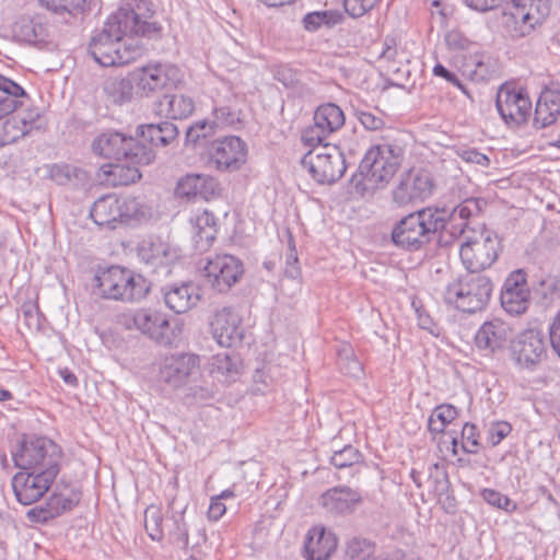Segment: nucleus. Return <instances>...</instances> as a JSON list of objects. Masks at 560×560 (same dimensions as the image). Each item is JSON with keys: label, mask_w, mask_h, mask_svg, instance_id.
I'll list each match as a JSON object with an SVG mask.
<instances>
[{"label": "nucleus", "mask_w": 560, "mask_h": 560, "mask_svg": "<svg viewBox=\"0 0 560 560\" xmlns=\"http://www.w3.org/2000/svg\"><path fill=\"white\" fill-rule=\"evenodd\" d=\"M162 31L150 0H121L119 9L107 19L102 32L92 37L89 51L103 67L124 66L144 51L137 37L158 39Z\"/></svg>", "instance_id": "f257e3e1"}, {"label": "nucleus", "mask_w": 560, "mask_h": 560, "mask_svg": "<svg viewBox=\"0 0 560 560\" xmlns=\"http://www.w3.org/2000/svg\"><path fill=\"white\" fill-rule=\"evenodd\" d=\"M200 374V358L194 353L165 357L160 364L159 380L173 389L180 388Z\"/></svg>", "instance_id": "f8f14e48"}, {"label": "nucleus", "mask_w": 560, "mask_h": 560, "mask_svg": "<svg viewBox=\"0 0 560 560\" xmlns=\"http://www.w3.org/2000/svg\"><path fill=\"white\" fill-rule=\"evenodd\" d=\"M404 154V147L396 141L371 147L359 165L365 185L377 188L388 184L400 166Z\"/></svg>", "instance_id": "20e7f679"}, {"label": "nucleus", "mask_w": 560, "mask_h": 560, "mask_svg": "<svg viewBox=\"0 0 560 560\" xmlns=\"http://www.w3.org/2000/svg\"><path fill=\"white\" fill-rule=\"evenodd\" d=\"M457 417V410L452 405H441L434 408L429 418L428 427L432 433H442L447 424Z\"/></svg>", "instance_id": "ea45409f"}, {"label": "nucleus", "mask_w": 560, "mask_h": 560, "mask_svg": "<svg viewBox=\"0 0 560 560\" xmlns=\"http://www.w3.org/2000/svg\"><path fill=\"white\" fill-rule=\"evenodd\" d=\"M120 199L116 195H105L94 201L90 215L100 226L115 229L121 221Z\"/></svg>", "instance_id": "7c9ffc66"}, {"label": "nucleus", "mask_w": 560, "mask_h": 560, "mask_svg": "<svg viewBox=\"0 0 560 560\" xmlns=\"http://www.w3.org/2000/svg\"><path fill=\"white\" fill-rule=\"evenodd\" d=\"M443 212L439 208H425L409 213L392 230L394 244L402 249L416 252L429 244L439 233L442 235Z\"/></svg>", "instance_id": "f03ea898"}, {"label": "nucleus", "mask_w": 560, "mask_h": 560, "mask_svg": "<svg viewBox=\"0 0 560 560\" xmlns=\"http://www.w3.org/2000/svg\"><path fill=\"white\" fill-rule=\"evenodd\" d=\"M253 382L255 393H267L273 385V378L270 375V368L257 369L253 375Z\"/></svg>", "instance_id": "052dcab7"}, {"label": "nucleus", "mask_w": 560, "mask_h": 560, "mask_svg": "<svg viewBox=\"0 0 560 560\" xmlns=\"http://www.w3.org/2000/svg\"><path fill=\"white\" fill-rule=\"evenodd\" d=\"M433 187V180L428 172L410 171L393 190V200L398 206L423 201L431 196Z\"/></svg>", "instance_id": "4be33fe9"}, {"label": "nucleus", "mask_w": 560, "mask_h": 560, "mask_svg": "<svg viewBox=\"0 0 560 560\" xmlns=\"http://www.w3.org/2000/svg\"><path fill=\"white\" fill-rule=\"evenodd\" d=\"M13 35L20 42L34 44L46 36V24L40 15L21 16L13 26Z\"/></svg>", "instance_id": "c9c22d12"}, {"label": "nucleus", "mask_w": 560, "mask_h": 560, "mask_svg": "<svg viewBox=\"0 0 560 560\" xmlns=\"http://www.w3.org/2000/svg\"><path fill=\"white\" fill-rule=\"evenodd\" d=\"M377 1L378 0H345L343 7L349 15L360 18L373 9Z\"/></svg>", "instance_id": "bf43d9fd"}, {"label": "nucleus", "mask_w": 560, "mask_h": 560, "mask_svg": "<svg viewBox=\"0 0 560 560\" xmlns=\"http://www.w3.org/2000/svg\"><path fill=\"white\" fill-rule=\"evenodd\" d=\"M340 15L334 11H314L307 13L303 20V26L308 32H315L323 25H335L339 22Z\"/></svg>", "instance_id": "79ce46f5"}, {"label": "nucleus", "mask_w": 560, "mask_h": 560, "mask_svg": "<svg viewBox=\"0 0 560 560\" xmlns=\"http://www.w3.org/2000/svg\"><path fill=\"white\" fill-rule=\"evenodd\" d=\"M492 291L493 283L489 277L467 272L446 285L444 301L458 311L474 314L488 305Z\"/></svg>", "instance_id": "7ed1b4c3"}, {"label": "nucleus", "mask_w": 560, "mask_h": 560, "mask_svg": "<svg viewBox=\"0 0 560 560\" xmlns=\"http://www.w3.org/2000/svg\"><path fill=\"white\" fill-rule=\"evenodd\" d=\"M82 172L68 164H55L49 170L50 178L58 185H67L72 179H79Z\"/></svg>", "instance_id": "8fccbe9b"}, {"label": "nucleus", "mask_w": 560, "mask_h": 560, "mask_svg": "<svg viewBox=\"0 0 560 560\" xmlns=\"http://www.w3.org/2000/svg\"><path fill=\"white\" fill-rule=\"evenodd\" d=\"M560 115V91L545 89L535 107L534 126L538 129L552 125Z\"/></svg>", "instance_id": "c756f323"}, {"label": "nucleus", "mask_w": 560, "mask_h": 560, "mask_svg": "<svg viewBox=\"0 0 560 560\" xmlns=\"http://www.w3.org/2000/svg\"><path fill=\"white\" fill-rule=\"evenodd\" d=\"M546 353L544 334L537 329L522 331L512 343V354L518 365L529 368L540 362Z\"/></svg>", "instance_id": "a878e982"}, {"label": "nucleus", "mask_w": 560, "mask_h": 560, "mask_svg": "<svg viewBox=\"0 0 560 560\" xmlns=\"http://www.w3.org/2000/svg\"><path fill=\"white\" fill-rule=\"evenodd\" d=\"M361 458L357 448L351 445L345 446L342 450L334 452L330 463L337 468L351 467L359 463Z\"/></svg>", "instance_id": "3c124183"}, {"label": "nucleus", "mask_w": 560, "mask_h": 560, "mask_svg": "<svg viewBox=\"0 0 560 560\" xmlns=\"http://www.w3.org/2000/svg\"><path fill=\"white\" fill-rule=\"evenodd\" d=\"M58 474L57 470H24L15 474L12 488L16 500L23 505L35 503L49 490Z\"/></svg>", "instance_id": "dca6fc26"}, {"label": "nucleus", "mask_w": 560, "mask_h": 560, "mask_svg": "<svg viewBox=\"0 0 560 560\" xmlns=\"http://www.w3.org/2000/svg\"><path fill=\"white\" fill-rule=\"evenodd\" d=\"M144 527L153 540L163 538L162 515L155 505H150L144 511Z\"/></svg>", "instance_id": "49530a36"}, {"label": "nucleus", "mask_w": 560, "mask_h": 560, "mask_svg": "<svg viewBox=\"0 0 560 560\" xmlns=\"http://www.w3.org/2000/svg\"><path fill=\"white\" fill-rule=\"evenodd\" d=\"M337 538L324 527L315 526L306 535L304 542L307 560H327L336 550Z\"/></svg>", "instance_id": "cd10ccee"}, {"label": "nucleus", "mask_w": 560, "mask_h": 560, "mask_svg": "<svg viewBox=\"0 0 560 560\" xmlns=\"http://www.w3.org/2000/svg\"><path fill=\"white\" fill-rule=\"evenodd\" d=\"M61 450L50 439L44 436L24 438L19 448L12 453L15 466L23 470L60 471Z\"/></svg>", "instance_id": "423d86ee"}, {"label": "nucleus", "mask_w": 560, "mask_h": 560, "mask_svg": "<svg viewBox=\"0 0 560 560\" xmlns=\"http://www.w3.org/2000/svg\"><path fill=\"white\" fill-rule=\"evenodd\" d=\"M495 107L508 126L516 127L527 121L532 102L523 89L503 84L498 90Z\"/></svg>", "instance_id": "ddd939ff"}, {"label": "nucleus", "mask_w": 560, "mask_h": 560, "mask_svg": "<svg viewBox=\"0 0 560 560\" xmlns=\"http://www.w3.org/2000/svg\"><path fill=\"white\" fill-rule=\"evenodd\" d=\"M81 500V492L69 483H57L48 501L40 506L31 509L27 517L37 523H45L72 510Z\"/></svg>", "instance_id": "2eb2a0df"}, {"label": "nucleus", "mask_w": 560, "mask_h": 560, "mask_svg": "<svg viewBox=\"0 0 560 560\" xmlns=\"http://www.w3.org/2000/svg\"><path fill=\"white\" fill-rule=\"evenodd\" d=\"M25 96L21 85L0 74V119L22 106L21 98Z\"/></svg>", "instance_id": "e433bc0d"}, {"label": "nucleus", "mask_w": 560, "mask_h": 560, "mask_svg": "<svg viewBox=\"0 0 560 560\" xmlns=\"http://www.w3.org/2000/svg\"><path fill=\"white\" fill-rule=\"evenodd\" d=\"M202 271L212 288L224 292L240 280L244 268L237 257L230 254H215L206 258Z\"/></svg>", "instance_id": "4468645a"}, {"label": "nucleus", "mask_w": 560, "mask_h": 560, "mask_svg": "<svg viewBox=\"0 0 560 560\" xmlns=\"http://www.w3.org/2000/svg\"><path fill=\"white\" fill-rule=\"evenodd\" d=\"M142 164L126 161L124 163L109 164L104 174L106 182L113 186H127L141 178L139 166Z\"/></svg>", "instance_id": "4c0bfd02"}, {"label": "nucleus", "mask_w": 560, "mask_h": 560, "mask_svg": "<svg viewBox=\"0 0 560 560\" xmlns=\"http://www.w3.org/2000/svg\"><path fill=\"white\" fill-rule=\"evenodd\" d=\"M512 431L509 422L497 421L492 422L487 431V441L491 446H497L503 439H505Z\"/></svg>", "instance_id": "4d7b16f0"}, {"label": "nucleus", "mask_w": 560, "mask_h": 560, "mask_svg": "<svg viewBox=\"0 0 560 560\" xmlns=\"http://www.w3.org/2000/svg\"><path fill=\"white\" fill-rule=\"evenodd\" d=\"M27 133L26 118L16 119L13 117L7 119L0 129V143L4 145L15 142Z\"/></svg>", "instance_id": "a19ab883"}, {"label": "nucleus", "mask_w": 560, "mask_h": 560, "mask_svg": "<svg viewBox=\"0 0 560 560\" xmlns=\"http://www.w3.org/2000/svg\"><path fill=\"white\" fill-rule=\"evenodd\" d=\"M194 110V100L184 94H165L154 103V113L168 119H185Z\"/></svg>", "instance_id": "c85d7f7f"}, {"label": "nucleus", "mask_w": 560, "mask_h": 560, "mask_svg": "<svg viewBox=\"0 0 560 560\" xmlns=\"http://www.w3.org/2000/svg\"><path fill=\"white\" fill-rule=\"evenodd\" d=\"M550 345L553 351L560 357V311L555 316L549 327Z\"/></svg>", "instance_id": "774afa93"}, {"label": "nucleus", "mask_w": 560, "mask_h": 560, "mask_svg": "<svg viewBox=\"0 0 560 560\" xmlns=\"http://www.w3.org/2000/svg\"><path fill=\"white\" fill-rule=\"evenodd\" d=\"M345 125V114L332 103L320 105L314 114V125L304 130L302 140L306 145L322 144L332 132Z\"/></svg>", "instance_id": "a211bd4d"}, {"label": "nucleus", "mask_w": 560, "mask_h": 560, "mask_svg": "<svg viewBox=\"0 0 560 560\" xmlns=\"http://www.w3.org/2000/svg\"><path fill=\"white\" fill-rule=\"evenodd\" d=\"M119 320L126 329H136L160 345H171L175 339L167 316L156 310L139 308L122 314Z\"/></svg>", "instance_id": "9b49d317"}, {"label": "nucleus", "mask_w": 560, "mask_h": 560, "mask_svg": "<svg viewBox=\"0 0 560 560\" xmlns=\"http://www.w3.org/2000/svg\"><path fill=\"white\" fill-rule=\"evenodd\" d=\"M361 502L360 492L347 486L328 489L320 497L322 506L334 515L352 513Z\"/></svg>", "instance_id": "bb28decb"}, {"label": "nucleus", "mask_w": 560, "mask_h": 560, "mask_svg": "<svg viewBox=\"0 0 560 560\" xmlns=\"http://www.w3.org/2000/svg\"><path fill=\"white\" fill-rule=\"evenodd\" d=\"M212 114L217 128L230 127L240 121L238 112L230 106H214Z\"/></svg>", "instance_id": "5fc2aeb1"}, {"label": "nucleus", "mask_w": 560, "mask_h": 560, "mask_svg": "<svg viewBox=\"0 0 560 560\" xmlns=\"http://www.w3.org/2000/svg\"><path fill=\"white\" fill-rule=\"evenodd\" d=\"M209 326L213 339L221 347H233L244 337L242 317L232 307L217 310L209 320Z\"/></svg>", "instance_id": "412c9836"}, {"label": "nucleus", "mask_w": 560, "mask_h": 560, "mask_svg": "<svg viewBox=\"0 0 560 560\" xmlns=\"http://www.w3.org/2000/svg\"><path fill=\"white\" fill-rule=\"evenodd\" d=\"M458 155L466 163L480 165L482 167H487L490 163L489 158L476 149L460 150L458 151Z\"/></svg>", "instance_id": "0e129e2a"}, {"label": "nucleus", "mask_w": 560, "mask_h": 560, "mask_svg": "<svg viewBox=\"0 0 560 560\" xmlns=\"http://www.w3.org/2000/svg\"><path fill=\"white\" fill-rule=\"evenodd\" d=\"M136 86V95L150 97L158 92L177 86L182 82L183 73L171 63H148L130 71Z\"/></svg>", "instance_id": "6e6552de"}, {"label": "nucleus", "mask_w": 560, "mask_h": 560, "mask_svg": "<svg viewBox=\"0 0 560 560\" xmlns=\"http://www.w3.org/2000/svg\"><path fill=\"white\" fill-rule=\"evenodd\" d=\"M210 158L217 170L236 171L247 160V145L240 137H225L212 143Z\"/></svg>", "instance_id": "5701e85b"}, {"label": "nucleus", "mask_w": 560, "mask_h": 560, "mask_svg": "<svg viewBox=\"0 0 560 560\" xmlns=\"http://www.w3.org/2000/svg\"><path fill=\"white\" fill-rule=\"evenodd\" d=\"M107 100L114 104L130 102L136 94V86L129 72L125 78H109L103 86Z\"/></svg>", "instance_id": "58836bf2"}, {"label": "nucleus", "mask_w": 560, "mask_h": 560, "mask_svg": "<svg viewBox=\"0 0 560 560\" xmlns=\"http://www.w3.org/2000/svg\"><path fill=\"white\" fill-rule=\"evenodd\" d=\"M217 126L213 121L199 120L187 129L186 141L196 144L200 139L210 137L214 133Z\"/></svg>", "instance_id": "603ef678"}, {"label": "nucleus", "mask_w": 560, "mask_h": 560, "mask_svg": "<svg viewBox=\"0 0 560 560\" xmlns=\"http://www.w3.org/2000/svg\"><path fill=\"white\" fill-rule=\"evenodd\" d=\"M273 77L284 86H292L295 84V82H298L296 73L291 68L285 66L277 67L273 71Z\"/></svg>", "instance_id": "69168bd1"}, {"label": "nucleus", "mask_w": 560, "mask_h": 560, "mask_svg": "<svg viewBox=\"0 0 560 560\" xmlns=\"http://www.w3.org/2000/svg\"><path fill=\"white\" fill-rule=\"evenodd\" d=\"M289 247H290V252L287 255L284 275L288 278L295 280L300 277L301 270L298 265L299 264L298 254H296L295 246H294L292 240H290V242H289Z\"/></svg>", "instance_id": "e2e57ef3"}, {"label": "nucleus", "mask_w": 560, "mask_h": 560, "mask_svg": "<svg viewBox=\"0 0 560 560\" xmlns=\"http://www.w3.org/2000/svg\"><path fill=\"white\" fill-rule=\"evenodd\" d=\"M530 292L526 276L522 270H515L505 279L500 301L503 310L510 315L524 314L529 305Z\"/></svg>", "instance_id": "b1692460"}, {"label": "nucleus", "mask_w": 560, "mask_h": 560, "mask_svg": "<svg viewBox=\"0 0 560 560\" xmlns=\"http://www.w3.org/2000/svg\"><path fill=\"white\" fill-rule=\"evenodd\" d=\"M482 200L469 198L456 206L451 212L446 209H440L443 212L442 235L438 240L440 245L446 246L458 238L468 226L469 220L481 211Z\"/></svg>", "instance_id": "f3484780"}, {"label": "nucleus", "mask_w": 560, "mask_h": 560, "mask_svg": "<svg viewBox=\"0 0 560 560\" xmlns=\"http://www.w3.org/2000/svg\"><path fill=\"white\" fill-rule=\"evenodd\" d=\"M215 186L212 177L190 174L178 182L176 194L188 199L195 197L207 199L210 194H213Z\"/></svg>", "instance_id": "72a5a7b5"}, {"label": "nucleus", "mask_w": 560, "mask_h": 560, "mask_svg": "<svg viewBox=\"0 0 560 560\" xmlns=\"http://www.w3.org/2000/svg\"><path fill=\"white\" fill-rule=\"evenodd\" d=\"M511 325L500 318L485 322L475 335V345L486 354L503 350L513 337Z\"/></svg>", "instance_id": "393cba45"}, {"label": "nucleus", "mask_w": 560, "mask_h": 560, "mask_svg": "<svg viewBox=\"0 0 560 560\" xmlns=\"http://www.w3.org/2000/svg\"><path fill=\"white\" fill-rule=\"evenodd\" d=\"M478 434L475 424L465 423L462 430V447L464 452L475 454L478 451Z\"/></svg>", "instance_id": "13d9d810"}, {"label": "nucleus", "mask_w": 560, "mask_h": 560, "mask_svg": "<svg viewBox=\"0 0 560 560\" xmlns=\"http://www.w3.org/2000/svg\"><path fill=\"white\" fill-rule=\"evenodd\" d=\"M39 2L55 13L73 14L84 5V0H39Z\"/></svg>", "instance_id": "6e6d98bb"}, {"label": "nucleus", "mask_w": 560, "mask_h": 560, "mask_svg": "<svg viewBox=\"0 0 560 560\" xmlns=\"http://www.w3.org/2000/svg\"><path fill=\"white\" fill-rule=\"evenodd\" d=\"M137 255L150 272L158 275H168L171 264L177 258L172 246L159 236L143 238L138 245Z\"/></svg>", "instance_id": "6ab92c4d"}, {"label": "nucleus", "mask_w": 560, "mask_h": 560, "mask_svg": "<svg viewBox=\"0 0 560 560\" xmlns=\"http://www.w3.org/2000/svg\"><path fill=\"white\" fill-rule=\"evenodd\" d=\"M120 212H122L120 221V223H122L130 219H141L147 217L148 209L138 198L128 197L120 199Z\"/></svg>", "instance_id": "09e8293b"}, {"label": "nucleus", "mask_w": 560, "mask_h": 560, "mask_svg": "<svg viewBox=\"0 0 560 560\" xmlns=\"http://www.w3.org/2000/svg\"><path fill=\"white\" fill-rule=\"evenodd\" d=\"M338 364L345 374L359 377L362 373V364L355 358L352 348L348 345L338 350Z\"/></svg>", "instance_id": "c03bdc74"}, {"label": "nucleus", "mask_w": 560, "mask_h": 560, "mask_svg": "<svg viewBox=\"0 0 560 560\" xmlns=\"http://www.w3.org/2000/svg\"><path fill=\"white\" fill-rule=\"evenodd\" d=\"M144 141L149 142L152 147H166L176 140L178 136L177 127L170 122L164 121L161 124H149L138 127L137 132Z\"/></svg>", "instance_id": "f704fd0d"}, {"label": "nucleus", "mask_w": 560, "mask_h": 560, "mask_svg": "<svg viewBox=\"0 0 560 560\" xmlns=\"http://www.w3.org/2000/svg\"><path fill=\"white\" fill-rule=\"evenodd\" d=\"M213 366L222 374L231 375L237 373L236 364L228 354H218L214 358Z\"/></svg>", "instance_id": "338daca9"}, {"label": "nucleus", "mask_w": 560, "mask_h": 560, "mask_svg": "<svg viewBox=\"0 0 560 560\" xmlns=\"http://www.w3.org/2000/svg\"><path fill=\"white\" fill-rule=\"evenodd\" d=\"M445 43L452 50H466L471 42L457 30H452L445 35Z\"/></svg>", "instance_id": "680f3d73"}, {"label": "nucleus", "mask_w": 560, "mask_h": 560, "mask_svg": "<svg viewBox=\"0 0 560 560\" xmlns=\"http://www.w3.org/2000/svg\"><path fill=\"white\" fill-rule=\"evenodd\" d=\"M428 483L435 495L446 494L450 489L448 475L444 467L433 464L429 467Z\"/></svg>", "instance_id": "a18cd8bd"}, {"label": "nucleus", "mask_w": 560, "mask_h": 560, "mask_svg": "<svg viewBox=\"0 0 560 560\" xmlns=\"http://www.w3.org/2000/svg\"><path fill=\"white\" fill-rule=\"evenodd\" d=\"M92 150L105 159H124L138 164H150L155 158L153 149L148 144L117 131L100 135L94 139Z\"/></svg>", "instance_id": "0eeeda50"}, {"label": "nucleus", "mask_w": 560, "mask_h": 560, "mask_svg": "<svg viewBox=\"0 0 560 560\" xmlns=\"http://www.w3.org/2000/svg\"><path fill=\"white\" fill-rule=\"evenodd\" d=\"M199 300V289L191 282L175 285L164 294L166 305L177 314L186 313Z\"/></svg>", "instance_id": "2f4dec72"}, {"label": "nucleus", "mask_w": 560, "mask_h": 560, "mask_svg": "<svg viewBox=\"0 0 560 560\" xmlns=\"http://www.w3.org/2000/svg\"><path fill=\"white\" fill-rule=\"evenodd\" d=\"M304 155L302 163L308 167L312 177L319 184H332L346 171L343 154L335 145L317 144Z\"/></svg>", "instance_id": "1a4fd4ad"}, {"label": "nucleus", "mask_w": 560, "mask_h": 560, "mask_svg": "<svg viewBox=\"0 0 560 560\" xmlns=\"http://www.w3.org/2000/svg\"><path fill=\"white\" fill-rule=\"evenodd\" d=\"M357 118L361 122V125L371 131L381 130L384 128L386 124L385 114L378 109L374 108L372 110L369 109H358L355 112Z\"/></svg>", "instance_id": "de8ad7c7"}, {"label": "nucleus", "mask_w": 560, "mask_h": 560, "mask_svg": "<svg viewBox=\"0 0 560 560\" xmlns=\"http://www.w3.org/2000/svg\"><path fill=\"white\" fill-rule=\"evenodd\" d=\"M96 287L104 299L138 302L150 291V282L131 270L112 266L95 276Z\"/></svg>", "instance_id": "39448f33"}, {"label": "nucleus", "mask_w": 560, "mask_h": 560, "mask_svg": "<svg viewBox=\"0 0 560 560\" xmlns=\"http://www.w3.org/2000/svg\"><path fill=\"white\" fill-rule=\"evenodd\" d=\"M375 547L366 539L354 538L347 545V560H373Z\"/></svg>", "instance_id": "37998d69"}, {"label": "nucleus", "mask_w": 560, "mask_h": 560, "mask_svg": "<svg viewBox=\"0 0 560 560\" xmlns=\"http://www.w3.org/2000/svg\"><path fill=\"white\" fill-rule=\"evenodd\" d=\"M499 238L489 230H481L467 237L459 250L462 262L468 272L479 273L489 268L498 258Z\"/></svg>", "instance_id": "9d476101"}, {"label": "nucleus", "mask_w": 560, "mask_h": 560, "mask_svg": "<svg viewBox=\"0 0 560 560\" xmlns=\"http://www.w3.org/2000/svg\"><path fill=\"white\" fill-rule=\"evenodd\" d=\"M191 225L196 249L199 252L207 250L217 236L214 215L205 210L191 219Z\"/></svg>", "instance_id": "473e14b6"}, {"label": "nucleus", "mask_w": 560, "mask_h": 560, "mask_svg": "<svg viewBox=\"0 0 560 560\" xmlns=\"http://www.w3.org/2000/svg\"><path fill=\"white\" fill-rule=\"evenodd\" d=\"M513 36L524 37L542 23L550 13L549 0H512Z\"/></svg>", "instance_id": "aec40b11"}, {"label": "nucleus", "mask_w": 560, "mask_h": 560, "mask_svg": "<svg viewBox=\"0 0 560 560\" xmlns=\"http://www.w3.org/2000/svg\"><path fill=\"white\" fill-rule=\"evenodd\" d=\"M481 497L488 504L509 513L514 512L517 508L515 502H513L506 495L493 489H483L481 492Z\"/></svg>", "instance_id": "864d4df0"}]
</instances>
